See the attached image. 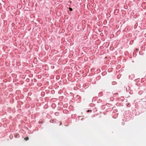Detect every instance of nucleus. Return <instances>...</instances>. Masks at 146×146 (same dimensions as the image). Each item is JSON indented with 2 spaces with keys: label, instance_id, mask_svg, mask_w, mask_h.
<instances>
[{
  "label": "nucleus",
  "instance_id": "f03ea898",
  "mask_svg": "<svg viewBox=\"0 0 146 146\" xmlns=\"http://www.w3.org/2000/svg\"><path fill=\"white\" fill-rule=\"evenodd\" d=\"M69 10L70 11H72V8H69Z\"/></svg>",
  "mask_w": 146,
  "mask_h": 146
},
{
  "label": "nucleus",
  "instance_id": "20e7f679",
  "mask_svg": "<svg viewBox=\"0 0 146 146\" xmlns=\"http://www.w3.org/2000/svg\"><path fill=\"white\" fill-rule=\"evenodd\" d=\"M15 137H17V135H16H16H15Z\"/></svg>",
  "mask_w": 146,
  "mask_h": 146
},
{
  "label": "nucleus",
  "instance_id": "7ed1b4c3",
  "mask_svg": "<svg viewBox=\"0 0 146 146\" xmlns=\"http://www.w3.org/2000/svg\"><path fill=\"white\" fill-rule=\"evenodd\" d=\"M91 111V110H90V111ZM90 111V110H88L87 111L88 112H89Z\"/></svg>",
  "mask_w": 146,
  "mask_h": 146
},
{
  "label": "nucleus",
  "instance_id": "f257e3e1",
  "mask_svg": "<svg viewBox=\"0 0 146 146\" xmlns=\"http://www.w3.org/2000/svg\"><path fill=\"white\" fill-rule=\"evenodd\" d=\"M29 139V138L28 137H26V138H24V139L26 141H27Z\"/></svg>",
  "mask_w": 146,
  "mask_h": 146
}]
</instances>
